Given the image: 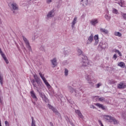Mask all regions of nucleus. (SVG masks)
<instances>
[{
    "label": "nucleus",
    "mask_w": 126,
    "mask_h": 126,
    "mask_svg": "<svg viewBox=\"0 0 126 126\" xmlns=\"http://www.w3.org/2000/svg\"><path fill=\"white\" fill-rule=\"evenodd\" d=\"M126 87V85L124 83H120L118 86V88H119V89H123Z\"/></svg>",
    "instance_id": "f3484780"
},
{
    "label": "nucleus",
    "mask_w": 126,
    "mask_h": 126,
    "mask_svg": "<svg viewBox=\"0 0 126 126\" xmlns=\"http://www.w3.org/2000/svg\"><path fill=\"white\" fill-rule=\"evenodd\" d=\"M76 22H77V18L75 17L73 19V21L72 22V26H71L72 28H74V26H75Z\"/></svg>",
    "instance_id": "412c9836"
},
{
    "label": "nucleus",
    "mask_w": 126,
    "mask_h": 126,
    "mask_svg": "<svg viewBox=\"0 0 126 126\" xmlns=\"http://www.w3.org/2000/svg\"><path fill=\"white\" fill-rule=\"evenodd\" d=\"M32 103L33 104V105H36V102H35V101H32Z\"/></svg>",
    "instance_id": "5fc2aeb1"
},
{
    "label": "nucleus",
    "mask_w": 126,
    "mask_h": 126,
    "mask_svg": "<svg viewBox=\"0 0 126 126\" xmlns=\"http://www.w3.org/2000/svg\"><path fill=\"white\" fill-rule=\"evenodd\" d=\"M81 4H82L83 6H87V4H88V0H81Z\"/></svg>",
    "instance_id": "dca6fc26"
},
{
    "label": "nucleus",
    "mask_w": 126,
    "mask_h": 126,
    "mask_svg": "<svg viewBox=\"0 0 126 126\" xmlns=\"http://www.w3.org/2000/svg\"><path fill=\"white\" fill-rule=\"evenodd\" d=\"M30 93L31 97H32L33 99H34L35 101H37V100H38V98H37V96H36V94H35L34 91H31Z\"/></svg>",
    "instance_id": "4468645a"
},
{
    "label": "nucleus",
    "mask_w": 126,
    "mask_h": 126,
    "mask_svg": "<svg viewBox=\"0 0 126 126\" xmlns=\"http://www.w3.org/2000/svg\"><path fill=\"white\" fill-rule=\"evenodd\" d=\"M33 77L34 79H32L31 81V82L33 86V88L35 87V88H37V86H38V87H41L43 84L41 79H40L39 77L37 76V75H33Z\"/></svg>",
    "instance_id": "f257e3e1"
},
{
    "label": "nucleus",
    "mask_w": 126,
    "mask_h": 126,
    "mask_svg": "<svg viewBox=\"0 0 126 126\" xmlns=\"http://www.w3.org/2000/svg\"><path fill=\"white\" fill-rule=\"evenodd\" d=\"M113 13L115 14H119V11L116 8L113 9Z\"/></svg>",
    "instance_id": "72a5a7b5"
},
{
    "label": "nucleus",
    "mask_w": 126,
    "mask_h": 126,
    "mask_svg": "<svg viewBox=\"0 0 126 126\" xmlns=\"http://www.w3.org/2000/svg\"><path fill=\"white\" fill-rule=\"evenodd\" d=\"M118 54L120 56V57H122V56H123L122 55V53H121V52L120 51L118 53Z\"/></svg>",
    "instance_id": "3c124183"
},
{
    "label": "nucleus",
    "mask_w": 126,
    "mask_h": 126,
    "mask_svg": "<svg viewBox=\"0 0 126 126\" xmlns=\"http://www.w3.org/2000/svg\"><path fill=\"white\" fill-rule=\"evenodd\" d=\"M98 21L97 19H93L91 21V24L92 25H93V26H95L96 24L98 23Z\"/></svg>",
    "instance_id": "aec40b11"
},
{
    "label": "nucleus",
    "mask_w": 126,
    "mask_h": 126,
    "mask_svg": "<svg viewBox=\"0 0 126 126\" xmlns=\"http://www.w3.org/2000/svg\"><path fill=\"white\" fill-rule=\"evenodd\" d=\"M94 39L95 40V42L94 43V46H97L99 43V35L96 34L94 36Z\"/></svg>",
    "instance_id": "f8f14e48"
},
{
    "label": "nucleus",
    "mask_w": 126,
    "mask_h": 126,
    "mask_svg": "<svg viewBox=\"0 0 126 126\" xmlns=\"http://www.w3.org/2000/svg\"><path fill=\"white\" fill-rule=\"evenodd\" d=\"M77 53L79 56H82V66H87V65H88V59L87 58L86 56L83 55V52L80 49H78Z\"/></svg>",
    "instance_id": "f03ea898"
},
{
    "label": "nucleus",
    "mask_w": 126,
    "mask_h": 126,
    "mask_svg": "<svg viewBox=\"0 0 126 126\" xmlns=\"http://www.w3.org/2000/svg\"><path fill=\"white\" fill-rule=\"evenodd\" d=\"M48 108H49V109H50L51 110H52L54 107L53 106H52L51 104H48Z\"/></svg>",
    "instance_id": "58836bf2"
},
{
    "label": "nucleus",
    "mask_w": 126,
    "mask_h": 126,
    "mask_svg": "<svg viewBox=\"0 0 126 126\" xmlns=\"http://www.w3.org/2000/svg\"><path fill=\"white\" fill-rule=\"evenodd\" d=\"M11 8L12 9V11H13V13L15 12L14 10H18L19 9L18 5L16 4V3H12L11 4Z\"/></svg>",
    "instance_id": "423d86ee"
},
{
    "label": "nucleus",
    "mask_w": 126,
    "mask_h": 126,
    "mask_svg": "<svg viewBox=\"0 0 126 126\" xmlns=\"http://www.w3.org/2000/svg\"><path fill=\"white\" fill-rule=\"evenodd\" d=\"M92 107H93V109H95V106H94L93 105Z\"/></svg>",
    "instance_id": "bf43d9fd"
},
{
    "label": "nucleus",
    "mask_w": 126,
    "mask_h": 126,
    "mask_svg": "<svg viewBox=\"0 0 126 126\" xmlns=\"http://www.w3.org/2000/svg\"><path fill=\"white\" fill-rule=\"evenodd\" d=\"M22 50H26V48H25V47H24V45H23L22 46Z\"/></svg>",
    "instance_id": "8fccbe9b"
},
{
    "label": "nucleus",
    "mask_w": 126,
    "mask_h": 126,
    "mask_svg": "<svg viewBox=\"0 0 126 126\" xmlns=\"http://www.w3.org/2000/svg\"><path fill=\"white\" fill-rule=\"evenodd\" d=\"M52 110L53 112L56 114V115H57L58 117H59L60 118H61V119H62V115H61V114L59 113V111H58V110H57V109L55 108L54 107Z\"/></svg>",
    "instance_id": "2eb2a0df"
},
{
    "label": "nucleus",
    "mask_w": 126,
    "mask_h": 126,
    "mask_svg": "<svg viewBox=\"0 0 126 126\" xmlns=\"http://www.w3.org/2000/svg\"><path fill=\"white\" fill-rule=\"evenodd\" d=\"M39 50L42 52H46V47L44 45H41L39 48Z\"/></svg>",
    "instance_id": "b1692460"
},
{
    "label": "nucleus",
    "mask_w": 126,
    "mask_h": 126,
    "mask_svg": "<svg viewBox=\"0 0 126 126\" xmlns=\"http://www.w3.org/2000/svg\"><path fill=\"white\" fill-rule=\"evenodd\" d=\"M114 35L115 36H118V37H121V36H122V33L120 32H115Z\"/></svg>",
    "instance_id": "473e14b6"
},
{
    "label": "nucleus",
    "mask_w": 126,
    "mask_h": 126,
    "mask_svg": "<svg viewBox=\"0 0 126 126\" xmlns=\"http://www.w3.org/2000/svg\"><path fill=\"white\" fill-rule=\"evenodd\" d=\"M102 84L101 83H99L96 84V88H99L100 86H102Z\"/></svg>",
    "instance_id": "4c0bfd02"
},
{
    "label": "nucleus",
    "mask_w": 126,
    "mask_h": 126,
    "mask_svg": "<svg viewBox=\"0 0 126 126\" xmlns=\"http://www.w3.org/2000/svg\"><path fill=\"white\" fill-rule=\"evenodd\" d=\"M0 83L1 85H2V84H3V82H2V80L0 81Z\"/></svg>",
    "instance_id": "603ef678"
},
{
    "label": "nucleus",
    "mask_w": 126,
    "mask_h": 126,
    "mask_svg": "<svg viewBox=\"0 0 126 126\" xmlns=\"http://www.w3.org/2000/svg\"><path fill=\"white\" fill-rule=\"evenodd\" d=\"M112 83H113V82H112Z\"/></svg>",
    "instance_id": "e2e57ef3"
},
{
    "label": "nucleus",
    "mask_w": 126,
    "mask_h": 126,
    "mask_svg": "<svg viewBox=\"0 0 126 126\" xmlns=\"http://www.w3.org/2000/svg\"><path fill=\"white\" fill-rule=\"evenodd\" d=\"M104 17L108 21H110L111 19V17L109 16V15H105Z\"/></svg>",
    "instance_id": "c9c22d12"
},
{
    "label": "nucleus",
    "mask_w": 126,
    "mask_h": 126,
    "mask_svg": "<svg viewBox=\"0 0 126 126\" xmlns=\"http://www.w3.org/2000/svg\"><path fill=\"white\" fill-rule=\"evenodd\" d=\"M119 66H120V67H125L126 66V64L124 62H120L118 64Z\"/></svg>",
    "instance_id": "393cba45"
},
{
    "label": "nucleus",
    "mask_w": 126,
    "mask_h": 126,
    "mask_svg": "<svg viewBox=\"0 0 126 126\" xmlns=\"http://www.w3.org/2000/svg\"><path fill=\"white\" fill-rule=\"evenodd\" d=\"M122 116H123V118H124V119H125V118H126L125 116H124V113H122Z\"/></svg>",
    "instance_id": "6e6d98bb"
},
{
    "label": "nucleus",
    "mask_w": 126,
    "mask_h": 126,
    "mask_svg": "<svg viewBox=\"0 0 126 126\" xmlns=\"http://www.w3.org/2000/svg\"><path fill=\"white\" fill-rule=\"evenodd\" d=\"M85 78L88 82V83L91 84V85H92V84H93V82H92V80L91 79V76L88 74H86L85 75Z\"/></svg>",
    "instance_id": "6e6552de"
},
{
    "label": "nucleus",
    "mask_w": 126,
    "mask_h": 126,
    "mask_svg": "<svg viewBox=\"0 0 126 126\" xmlns=\"http://www.w3.org/2000/svg\"><path fill=\"white\" fill-rule=\"evenodd\" d=\"M100 32H102V33H103V34H108L109 33V32L108 31V30H106L105 29L100 28Z\"/></svg>",
    "instance_id": "5701e85b"
},
{
    "label": "nucleus",
    "mask_w": 126,
    "mask_h": 126,
    "mask_svg": "<svg viewBox=\"0 0 126 126\" xmlns=\"http://www.w3.org/2000/svg\"><path fill=\"white\" fill-rule=\"evenodd\" d=\"M118 4L121 6V7H123V5L125 4V1L124 0H121L118 2Z\"/></svg>",
    "instance_id": "bb28decb"
},
{
    "label": "nucleus",
    "mask_w": 126,
    "mask_h": 126,
    "mask_svg": "<svg viewBox=\"0 0 126 126\" xmlns=\"http://www.w3.org/2000/svg\"><path fill=\"white\" fill-rule=\"evenodd\" d=\"M68 90L71 93H73V92H74L75 93V96L76 97H77V92L78 91H76V90H74L72 87L69 86L68 87Z\"/></svg>",
    "instance_id": "9b49d317"
},
{
    "label": "nucleus",
    "mask_w": 126,
    "mask_h": 126,
    "mask_svg": "<svg viewBox=\"0 0 126 126\" xmlns=\"http://www.w3.org/2000/svg\"><path fill=\"white\" fill-rule=\"evenodd\" d=\"M115 0L117 1V0Z\"/></svg>",
    "instance_id": "680f3d73"
},
{
    "label": "nucleus",
    "mask_w": 126,
    "mask_h": 126,
    "mask_svg": "<svg viewBox=\"0 0 126 126\" xmlns=\"http://www.w3.org/2000/svg\"><path fill=\"white\" fill-rule=\"evenodd\" d=\"M64 73V75L65 76H67V75H68V70L66 68H65Z\"/></svg>",
    "instance_id": "f704fd0d"
},
{
    "label": "nucleus",
    "mask_w": 126,
    "mask_h": 126,
    "mask_svg": "<svg viewBox=\"0 0 126 126\" xmlns=\"http://www.w3.org/2000/svg\"><path fill=\"white\" fill-rule=\"evenodd\" d=\"M93 37H94L93 33H92L91 35L88 38L86 45H89V44H91L92 43V41H93Z\"/></svg>",
    "instance_id": "1a4fd4ad"
},
{
    "label": "nucleus",
    "mask_w": 126,
    "mask_h": 126,
    "mask_svg": "<svg viewBox=\"0 0 126 126\" xmlns=\"http://www.w3.org/2000/svg\"><path fill=\"white\" fill-rule=\"evenodd\" d=\"M5 126H9V123H8V122L5 121Z\"/></svg>",
    "instance_id": "a19ab883"
},
{
    "label": "nucleus",
    "mask_w": 126,
    "mask_h": 126,
    "mask_svg": "<svg viewBox=\"0 0 126 126\" xmlns=\"http://www.w3.org/2000/svg\"><path fill=\"white\" fill-rule=\"evenodd\" d=\"M115 53H119L120 51L118 49H115L114 51Z\"/></svg>",
    "instance_id": "09e8293b"
},
{
    "label": "nucleus",
    "mask_w": 126,
    "mask_h": 126,
    "mask_svg": "<svg viewBox=\"0 0 126 126\" xmlns=\"http://www.w3.org/2000/svg\"><path fill=\"white\" fill-rule=\"evenodd\" d=\"M0 54L2 58H3V59L6 58V57H5V55H4V53H3V52L1 50V48H0Z\"/></svg>",
    "instance_id": "cd10ccee"
},
{
    "label": "nucleus",
    "mask_w": 126,
    "mask_h": 126,
    "mask_svg": "<svg viewBox=\"0 0 126 126\" xmlns=\"http://www.w3.org/2000/svg\"><path fill=\"white\" fill-rule=\"evenodd\" d=\"M50 126H54V124H53V123H52V122H50Z\"/></svg>",
    "instance_id": "864d4df0"
},
{
    "label": "nucleus",
    "mask_w": 126,
    "mask_h": 126,
    "mask_svg": "<svg viewBox=\"0 0 126 126\" xmlns=\"http://www.w3.org/2000/svg\"><path fill=\"white\" fill-rule=\"evenodd\" d=\"M0 126H1V121H0Z\"/></svg>",
    "instance_id": "4d7b16f0"
},
{
    "label": "nucleus",
    "mask_w": 126,
    "mask_h": 126,
    "mask_svg": "<svg viewBox=\"0 0 126 126\" xmlns=\"http://www.w3.org/2000/svg\"><path fill=\"white\" fill-rule=\"evenodd\" d=\"M32 122L31 126H36V122L34 120V118L33 117H32Z\"/></svg>",
    "instance_id": "c85d7f7f"
},
{
    "label": "nucleus",
    "mask_w": 126,
    "mask_h": 126,
    "mask_svg": "<svg viewBox=\"0 0 126 126\" xmlns=\"http://www.w3.org/2000/svg\"><path fill=\"white\" fill-rule=\"evenodd\" d=\"M117 58H118V56H117V54H114L113 56L114 60H117Z\"/></svg>",
    "instance_id": "79ce46f5"
},
{
    "label": "nucleus",
    "mask_w": 126,
    "mask_h": 126,
    "mask_svg": "<svg viewBox=\"0 0 126 126\" xmlns=\"http://www.w3.org/2000/svg\"><path fill=\"white\" fill-rule=\"evenodd\" d=\"M50 2H52V0H47V3H50Z\"/></svg>",
    "instance_id": "de8ad7c7"
},
{
    "label": "nucleus",
    "mask_w": 126,
    "mask_h": 126,
    "mask_svg": "<svg viewBox=\"0 0 126 126\" xmlns=\"http://www.w3.org/2000/svg\"><path fill=\"white\" fill-rule=\"evenodd\" d=\"M42 99L43 100V101H44V102H45L46 103H48V102H49V99H48V97H47V96H46V95H45Z\"/></svg>",
    "instance_id": "2f4dec72"
},
{
    "label": "nucleus",
    "mask_w": 126,
    "mask_h": 126,
    "mask_svg": "<svg viewBox=\"0 0 126 126\" xmlns=\"http://www.w3.org/2000/svg\"><path fill=\"white\" fill-rule=\"evenodd\" d=\"M121 15L123 17L124 19L126 20V13L121 12Z\"/></svg>",
    "instance_id": "e433bc0d"
},
{
    "label": "nucleus",
    "mask_w": 126,
    "mask_h": 126,
    "mask_svg": "<svg viewBox=\"0 0 126 126\" xmlns=\"http://www.w3.org/2000/svg\"><path fill=\"white\" fill-rule=\"evenodd\" d=\"M125 72H126V70H125Z\"/></svg>",
    "instance_id": "052dcab7"
},
{
    "label": "nucleus",
    "mask_w": 126,
    "mask_h": 126,
    "mask_svg": "<svg viewBox=\"0 0 126 126\" xmlns=\"http://www.w3.org/2000/svg\"><path fill=\"white\" fill-rule=\"evenodd\" d=\"M36 87L37 88L34 87L33 88L34 89L36 90V91L39 93L41 98H43L44 96H46V95H45V94L41 93V90L43 89V88L44 87V85L42 84L41 87H39V86H37Z\"/></svg>",
    "instance_id": "7ed1b4c3"
},
{
    "label": "nucleus",
    "mask_w": 126,
    "mask_h": 126,
    "mask_svg": "<svg viewBox=\"0 0 126 126\" xmlns=\"http://www.w3.org/2000/svg\"><path fill=\"white\" fill-rule=\"evenodd\" d=\"M54 16H55V11H54V9L49 12L47 15V18H50V17H54Z\"/></svg>",
    "instance_id": "9d476101"
},
{
    "label": "nucleus",
    "mask_w": 126,
    "mask_h": 126,
    "mask_svg": "<svg viewBox=\"0 0 126 126\" xmlns=\"http://www.w3.org/2000/svg\"><path fill=\"white\" fill-rule=\"evenodd\" d=\"M99 47L103 50L106 48V45H105V44H103V42H100L99 43Z\"/></svg>",
    "instance_id": "4be33fe9"
},
{
    "label": "nucleus",
    "mask_w": 126,
    "mask_h": 126,
    "mask_svg": "<svg viewBox=\"0 0 126 126\" xmlns=\"http://www.w3.org/2000/svg\"><path fill=\"white\" fill-rule=\"evenodd\" d=\"M43 82H44L45 84L46 85L47 87H48V88H51V85H50V84H49V82H48V81H47V80H45V81H43Z\"/></svg>",
    "instance_id": "a878e982"
},
{
    "label": "nucleus",
    "mask_w": 126,
    "mask_h": 126,
    "mask_svg": "<svg viewBox=\"0 0 126 126\" xmlns=\"http://www.w3.org/2000/svg\"><path fill=\"white\" fill-rule=\"evenodd\" d=\"M63 64L64 65L67 64V61H63Z\"/></svg>",
    "instance_id": "c03bdc74"
},
{
    "label": "nucleus",
    "mask_w": 126,
    "mask_h": 126,
    "mask_svg": "<svg viewBox=\"0 0 126 126\" xmlns=\"http://www.w3.org/2000/svg\"><path fill=\"white\" fill-rule=\"evenodd\" d=\"M51 62L52 65V67L54 68L56 67L57 63V59L54 58L53 59L51 60Z\"/></svg>",
    "instance_id": "ddd939ff"
},
{
    "label": "nucleus",
    "mask_w": 126,
    "mask_h": 126,
    "mask_svg": "<svg viewBox=\"0 0 126 126\" xmlns=\"http://www.w3.org/2000/svg\"><path fill=\"white\" fill-rule=\"evenodd\" d=\"M3 60L6 63H9V62H8V60H7V58H6V57L4 58Z\"/></svg>",
    "instance_id": "ea45409f"
},
{
    "label": "nucleus",
    "mask_w": 126,
    "mask_h": 126,
    "mask_svg": "<svg viewBox=\"0 0 126 126\" xmlns=\"http://www.w3.org/2000/svg\"><path fill=\"white\" fill-rule=\"evenodd\" d=\"M23 39L24 41L26 44V46L27 49H28L29 52H32V48H31V46H30V43H29V40L25 37V36H23Z\"/></svg>",
    "instance_id": "20e7f679"
},
{
    "label": "nucleus",
    "mask_w": 126,
    "mask_h": 126,
    "mask_svg": "<svg viewBox=\"0 0 126 126\" xmlns=\"http://www.w3.org/2000/svg\"><path fill=\"white\" fill-rule=\"evenodd\" d=\"M95 105L96 106H97V107H98V108H100V109L103 110V111H105V110H106V107H105V106L103 105V104L101 103H96Z\"/></svg>",
    "instance_id": "a211bd4d"
},
{
    "label": "nucleus",
    "mask_w": 126,
    "mask_h": 126,
    "mask_svg": "<svg viewBox=\"0 0 126 126\" xmlns=\"http://www.w3.org/2000/svg\"><path fill=\"white\" fill-rule=\"evenodd\" d=\"M41 79H42L43 81H45L46 78H45V77H44V75H43V74H42V73L39 72V73Z\"/></svg>",
    "instance_id": "7c9ffc66"
},
{
    "label": "nucleus",
    "mask_w": 126,
    "mask_h": 126,
    "mask_svg": "<svg viewBox=\"0 0 126 126\" xmlns=\"http://www.w3.org/2000/svg\"><path fill=\"white\" fill-rule=\"evenodd\" d=\"M0 103L1 105H2V104H3V102H2V100H1L0 96Z\"/></svg>",
    "instance_id": "a18cd8bd"
},
{
    "label": "nucleus",
    "mask_w": 126,
    "mask_h": 126,
    "mask_svg": "<svg viewBox=\"0 0 126 126\" xmlns=\"http://www.w3.org/2000/svg\"><path fill=\"white\" fill-rule=\"evenodd\" d=\"M75 113L76 114H78V117L80 119H83V115H82V114H81L80 110H75Z\"/></svg>",
    "instance_id": "6ab92c4d"
},
{
    "label": "nucleus",
    "mask_w": 126,
    "mask_h": 126,
    "mask_svg": "<svg viewBox=\"0 0 126 126\" xmlns=\"http://www.w3.org/2000/svg\"><path fill=\"white\" fill-rule=\"evenodd\" d=\"M63 54L65 57H67L70 54V47L68 46L64 49Z\"/></svg>",
    "instance_id": "0eeeda50"
},
{
    "label": "nucleus",
    "mask_w": 126,
    "mask_h": 126,
    "mask_svg": "<svg viewBox=\"0 0 126 126\" xmlns=\"http://www.w3.org/2000/svg\"><path fill=\"white\" fill-rule=\"evenodd\" d=\"M98 100H99V101H100V102H106L107 101V100L104 97H101L98 98Z\"/></svg>",
    "instance_id": "c756f323"
},
{
    "label": "nucleus",
    "mask_w": 126,
    "mask_h": 126,
    "mask_svg": "<svg viewBox=\"0 0 126 126\" xmlns=\"http://www.w3.org/2000/svg\"><path fill=\"white\" fill-rule=\"evenodd\" d=\"M35 37H36V36H35V35L32 36V41H35Z\"/></svg>",
    "instance_id": "49530a36"
},
{
    "label": "nucleus",
    "mask_w": 126,
    "mask_h": 126,
    "mask_svg": "<svg viewBox=\"0 0 126 126\" xmlns=\"http://www.w3.org/2000/svg\"><path fill=\"white\" fill-rule=\"evenodd\" d=\"M105 117L107 118L106 120H111V121H112L114 125H117V124H119V121L117 120H116L115 118L112 116H110L109 115H105ZM108 118H109V119H108Z\"/></svg>",
    "instance_id": "39448f33"
},
{
    "label": "nucleus",
    "mask_w": 126,
    "mask_h": 126,
    "mask_svg": "<svg viewBox=\"0 0 126 126\" xmlns=\"http://www.w3.org/2000/svg\"><path fill=\"white\" fill-rule=\"evenodd\" d=\"M17 48H18L19 51H20V48H19V47L17 46Z\"/></svg>",
    "instance_id": "13d9d810"
},
{
    "label": "nucleus",
    "mask_w": 126,
    "mask_h": 126,
    "mask_svg": "<svg viewBox=\"0 0 126 126\" xmlns=\"http://www.w3.org/2000/svg\"><path fill=\"white\" fill-rule=\"evenodd\" d=\"M98 122L99 124H100L101 126H104V125H103V123H102V121H101V120H98Z\"/></svg>",
    "instance_id": "37998d69"
}]
</instances>
